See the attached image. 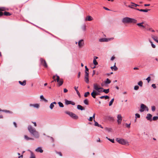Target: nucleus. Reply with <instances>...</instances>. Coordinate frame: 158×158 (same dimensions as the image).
I'll list each match as a JSON object with an SVG mask.
<instances>
[{"instance_id":"57","label":"nucleus","mask_w":158,"mask_h":158,"mask_svg":"<svg viewBox=\"0 0 158 158\" xmlns=\"http://www.w3.org/2000/svg\"><path fill=\"white\" fill-rule=\"evenodd\" d=\"M56 153L59 154L60 156H62V155L61 153L60 152H56Z\"/></svg>"},{"instance_id":"6","label":"nucleus","mask_w":158,"mask_h":158,"mask_svg":"<svg viewBox=\"0 0 158 158\" xmlns=\"http://www.w3.org/2000/svg\"><path fill=\"white\" fill-rule=\"evenodd\" d=\"M114 39L113 37L111 38H103L101 39H100L99 41L100 42H108L111 40H112Z\"/></svg>"},{"instance_id":"52","label":"nucleus","mask_w":158,"mask_h":158,"mask_svg":"<svg viewBox=\"0 0 158 158\" xmlns=\"http://www.w3.org/2000/svg\"><path fill=\"white\" fill-rule=\"evenodd\" d=\"M94 125L96 126H98L99 124L94 119Z\"/></svg>"},{"instance_id":"39","label":"nucleus","mask_w":158,"mask_h":158,"mask_svg":"<svg viewBox=\"0 0 158 158\" xmlns=\"http://www.w3.org/2000/svg\"><path fill=\"white\" fill-rule=\"evenodd\" d=\"M84 103H85V105H88L89 104V103H88V100L87 99H85L84 101Z\"/></svg>"},{"instance_id":"34","label":"nucleus","mask_w":158,"mask_h":158,"mask_svg":"<svg viewBox=\"0 0 158 158\" xmlns=\"http://www.w3.org/2000/svg\"><path fill=\"white\" fill-rule=\"evenodd\" d=\"M109 97L108 96H103L100 97V98L101 99H103L105 98L106 99L109 98Z\"/></svg>"},{"instance_id":"12","label":"nucleus","mask_w":158,"mask_h":158,"mask_svg":"<svg viewBox=\"0 0 158 158\" xmlns=\"http://www.w3.org/2000/svg\"><path fill=\"white\" fill-rule=\"evenodd\" d=\"M65 104L67 105L69 104H71L73 105H75V103L71 101H69L67 99L65 100Z\"/></svg>"},{"instance_id":"60","label":"nucleus","mask_w":158,"mask_h":158,"mask_svg":"<svg viewBox=\"0 0 158 158\" xmlns=\"http://www.w3.org/2000/svg\"><path fill=\"white\" fill-rule=\"evenodd\" d=\"M68 90L66 89H64V93H67L68 92Z\"/></svg>"},{"instance_id":"62","label":"nucleus","mask_w":158,"mask_h":158,"mask_svg":"<svg viewBox=\"0 0 158 158\" xmlns=\"http://www.w3.org/2000/svg\"><path fill=\"white\" fill-rule=\"evenodd\" d=\"M13 124L14 125V126L15 127H17V125L16 123L15 122H13Z\"/></svg>"},{"instance_id":"30","label":"nucleus","mask_w":158,"mask_h":158,"mask_svg":"<svg viewBox=\"0 0 158 158\" xmlns=\"http://www.w3.org/2000/svg\"><path fill=\"white\" fill-rule=\"evenodd\" d=\"M74 88L75 91H76L77 94L78 96L80 97V93L77 90L78 87H76V86H75L74 87Z\"/></svg>"},{"instance_id":"13","label":"nucleus","mask_w":158,"mask_h":158,"mask_svg":"<svg viewBox=\"0 0 158 158\" xmlns=\"http://www.w3.org/2000/svg\"><path fill=\"white\" fill-rule=\"evenodd\" d=\"M35 138H38L39 137V135L38 132L35 131L31 134Z\"/></svg>"},{"instance_id":"37","label":"nucleus","mask_w":158,"mask_h":158,"mask_svg":"<svg viewBox=\"0 0 158 158\" xmlns=\"http://www.w3.org/2000/svg\"><path fill=\"white\" fill-rule=\"evenodd\" d=\"M2 112H4L6 113H9L10 114L13 113V112L12 111L7 110H2Z\"/></svg>"},{"instance_id":"59","label":"nucleus","mask_w":158,"mask_h":158,"mask_svg":"<svg viewBox=\"0 0 158 158\" xmlns=\"http://www.w3.org/2000/svg\"><path fill=\"white\" fill-rule=\"evenodd\" d=\"M49 138H50L52 142H54V139L52 137H49Z\"/></svg>"},{"instance_id":"40","label":"nucleus","mask_w":158,"mask_h":158,"mask_svg":"<svg viewBox=\"0 0 158 158\" xmlns=\"http://www.w3.org/2000/svg\"><path fill=\"white\" fill-rule=\"evenodd\" d=\"M81 29L83 31H85L86 30V26L85 25H82L81 27Z\"/></svg>"},{"instance_id":"19","label":"nucleus","mask_w":158,"mask_h":158,"mask_svg":"<svg viewBox=\"0 0 158 158\" xmlns=\"http://www.w3.org/2000/svg\"><path fill=\"white\" fill-rule=\"evenodd\" d=\"M152 116V115L151 114H147V116L146 117V118L147 120H150V121H151L152 120V119L151 118Z\"/></svg>"},{"instance_id":"64","label":"nucleus","mask_w":158,"mask_h":158,"mask_svg":"<svg viewBox=\"0 0 158 158\" xmlns=\"http://www.w3.org/2000/svg\"><path fill=\"white\" fill-rule=\"evenodd\" d=\"M114 59H115V57H114V56H113L111 58L110 60H113Z\"/></svg>"},{"instance_id":"31","label":"nucleus","mask_w":158,"mask_h":158,"mask_svg":"<svg viewBox=\"0 0 158 158\" xmlns=\"http://www.w3.org/2000/svg\"><path fill=\"white\" fill-rule=\"evenodd\" d=\"M91 95L94 98H95L96 95L95 90L93 91V92L91 94Z\"/></svg>"},{"instance_id":"47","label":"nucleus","mask_w":158,"mask_h":158,"mask_svg":"<svg viewBox=\"0 0 158 158\" xmlns=\"http://www.w3.org/2000/svg\"><path fill=\"white\" fill-rule=\"evenodd\" d=\"M89 94V92H86L84 94V97H86L88 96Z\"/></svg>"},{"instance_id":"23","label":"nucleus","mask_w":158,"mask_h":158,"mask_svg":"<svg viewBox=\"0 0 158 158\" xmlns=\"http://www.w3.org/2000/svg\"><path fill=\"white\" fill-rule=\"evenodd\" d=\"M26 80H24L23 82H22L21 81H19V82L21 85L23 86H24L26 85Z\"/></svg>"},{"instance_id":"33","label":"nucleus","mask_w":158,"mask_h":158,"mask_svg":"<svg viewBox=\"0 0 158 158\" xmlns=\"http://www.w3.org/2000/svg\"><path fill=\"white\" fill-rule=\"evenodd\" d=\"M40 98L42 100H44V102H48V100H47V99H45L43 95H41L40 96Z\"/></svg>"},{"instance_id":"11","label":"nucleus","mask_w":158,"mask_h":158,"mask_svg":"<svg viewBox=\"0 0 158 158\" xmlns=\"http://www.w3.org/2000/svg\"><path fill=\"white\" fill-rule=\"evenodd\" d=\"M89 73H86V74H85V76L84 77L85 81V82L87 84H88L89 83Z\"/></svg>"},{"instance_id":"10","label":"nucleus","mask_w":158,"mask_h":158,"mask_svg":"<svg viewBox=\"0 0 158 158\" xmlns=\"http://www.w3.org/2000/svg\"><path fill=\"white\" fill-rule=\"evenodd\" d=\"M28 129L31 134L33 132L36 131L35 128L29 125L28 127Z\"/></svg>"},{"instance_id":"50","label":"nucleus","mask_w":158,"mask_h":158,"mask_svg":"<svg viewBox=\"0 0 158 158\" xmlns=\"http://www.w3.org/2000/svg\"><path fill=\"white\" fill-rule=\"evenodd\" d=\"M54 107V105L53 103H51L50 106V108L51 109H52Z\"/></svg>"},{"instance_id":"48","label":"nucleus","mask_w":158,"mask_h":158,"mask_svg":"<svg viewBox=\"0 0 158 158\" xmlns=\"http://www.w3.org/2000/svg\"><path fill=\"white\" fill-rule=\"evenodd\" d=\"M85 73L86 74V73H89V69L88 68H87L86 66H85Z\"/></svg>"},{"instance_id":"38","label":"nucleus","mask_w":158,"mask_h":158,"mask_svg":"<svg viewBox=\"0 0 158 158\" xmlns=\"http://www.w3.org/2000/svg\"><path fill=\"white\" fill-rule=\"evenodd\" d=\"M109 92V89H104L103 90V92H104L106 94L108 93Z\"/></svg>"},{"instance_id":"51","label":"nucleus","mask_w":158,"mask_h":158,"mask_svg":"<svg viewBox=\"0 0 158 158\" xmlns=\"http://www.w3.org/2000/svg\"><path fill=\"white\" fill-rule=\"evenodd\" d=\"M148 82L149 83L151 80V77H148L146 79Z\"/></svg>"},{"instance_id":"45","label":"nucleus","mask_w":158,"mask_h":158,"mask_svg":"<svg viewBox=\"0 0 158 158\" xmlns=\"http://www.w3.org/2000/svg\"><path fill=\"white\" fill-rule=\"evenodd\" d=\"M94 64L95 65H96L98 64V63L97 61V60H96L95 59H94L93 61Z\"/></svg>"},{"instance_id":"58","label":"nucleus","mask_w":158,"mask_h":158,"mask_svg":"<svg viewBox=\"0 0 158 158\" xmlns=\"http://www.w3.org/2000/svg\"><path fill=\"white\" fill-rule=\"evenodd\" d=\"M152 86L154 89H155L156 88V86L155 84H152Z\"/></svg>"},{"instance_id":"61","label":"nucleus","mask_w":158,"mask_h":158,"mask_svg":"<svg viewBox=\"0 0 158 158\" xmlns=\"http://www.w3.org/2000/svg\"><path fill=\"white\" fill-rule=\"evenodd\" d=\"M93 118L92 117H91L89 118V120L90 121H92L93 120Z\"/></svg>"},{"instance_id":"32","label":"nucleus","mask_w":158,"mask_h":158,"mask_svg":"<svg viewBox=\"0 0 158 158\" xmlns=\"http://www.w3.org/2000/svg\"><path fill=\"white\" fill-rule=\"evenodd\" d=\"M148 40L150 43L151 44L152 47L153 48H156V46L153 44V43L152 42L150 39H149Z\"/></svg>"},{"instance_id":"27","label":"nucleus","mask_w":158,"mask_h":158,"mask_svg":"<svg viewBox=\"0 0 158 158\" xmlns=\"http://www.w3.org/2000/svg\"><path fill=\"white\" fill-rule=\"evenodd\" d=\"M77 109L81 110H85V108L80 105H78L77 106Z\"/></svg>"},{"instance_id":"35","label":"nucleus","mask_w":158,"mask_h":158,"mask_svg":"<svg viewBox=\"0 0 158 158\" xmlns=\"http://www.w3.org/2000/svg\"><path fill=\"white\" fill-rule=\"evenodd\" d=\"M4 15L5 16H10L11 15V14L7 12H5L4 13Z\"/></svg>"},{"instance_id":"18","label":"nucleus","mask_w":158,"mask_h":158,"mask_svg":"<svg viewBox=\"0 0 158 158\" xmlns=\"http://www.w3.org/2000/svg\"><path fill=\"white\" fill-rule=\"evenodd\" d=\"M93 19V18L90 16H87L85 18V21H91Z\"/></svg>"},{"instance_id":"53","label":"nucleus","mask_w":158,"mask_h":158,"mask_svg":"<svg viewBox=\"0 0 158 158\" xmlns=\"http://www.w3.org/2000/svg\"><path fill=\"white\" fill-rule=\"evenodd\" d=\"M139 89V86L138 85L135 86L134 87V89L135 90H137Z\"/></svg>"},{"instance_id":"2","label":"nucleus","mask_w":158,"mask_h":158,"mask_svg":"<svg viewBox=\"0 0 158 158\" xmlns=\"http://www.w3.org/2000/svg\"><path fill=\"white\" fill-rule=\"evenodd\" d=\"M65 113L74 119H77L78 118V117L77 115L72 112L65 111Z\"/></svg>"},{"instance_id":"46","label":"nucleus","mask_w":158,"mask_h":158,"mask_svg":"<svg viewBox=\"0 0 158 158\" xmlns=\"http://www.w3.org/2000/svg\"><path fill=\"white\" fill-rule=\"evenodd\" d=\"M106 138L107 139L109 140L111 142H112V143H114V139H110L109 138H108L107 137H106Z\"/></svg>"},{"instance_id":"9","label":"nucleus","mask_w":158,"mask_h":158,"mask_svg":"<svg viewBox=\"0 0 158 158\" xmlns=\"http://www.w3.org/2000/svg\"><path fill=\"white\" fill-rule=\"evenodd\" d=\"M41 64L45 68H47L48 65L46 61L42 58L40 59Z\"/></svg>"},{"instance_id":"54","label":"nucleus","mask_w":158,"mask_h":158,"mask_svg":"<svg viewBox=\"0 0 158 158\" xmlns=\"http://www.w3.org/2000/svg\"><path fill=\"white\" fill-rule=\"evenodd\" d=\"M156 108L154 106H152V111H154L155 110Z\"/></svg>"},{"instance_id":"7","label":"nucleus","mask_w":158,"mask_h":158,"mask_svg":"<svg viewBox=\"0 0 158 158\" xmlns=\"http://www.w3.org/2000/svg\"><path fill=\"white\" fill-rule=\"evenodd\" d=\"M137 25L140 27H142L143 28H145L146 27L147 24L144 23V22H143L141 23H138Z\"/></svg>"},{"instance_id":"55","label":"nucleus","mask_w":158,"mask_h":158,"mask_svg":"<svg viewBox=\"0 0 158 158\" xmlns=\"http://www.w3.org/2000/svg\"><path fill=\"white\" fill-rule=\"evenodd\" d=\"M135 115L136 116V117H135L136 118L137 117L138 118H139L140 117V115L138 114H137V113L136 114H135Z\"/></svg>"},{"instance_id":"29","label":"nucleus","mask_w":158,"mask_h":158,"mask_svg":"<svg viewBox=\"0 0 158 158\" xmlns=\"http://www.w3.org/2000/svg\"><path fill=\"white\" fill-rule=\"evenodd\" d=\"M111 81L108 78H107L106 80L104 81V83L106 85L108 84Z\"/></svg>"},{"instance_id":"21","label":"nucleus","mask_w":158,"mask_h":158,"mask_svg":"<svg viewBox=\"0 0 158 158\" xmlns=\"http://www.w3.org/2000/svg\"><path fill=\"white\" fill-rule=\"evenodd\" d=\"M35 151L37 152H40V153H42L43 152V150L42 149L41 147H38L35 150Z\"/></svg>"},{"instance_id":"28","label":"nucleus","mask_w":158,"mask_h":158,"mask_svg":"<svg viewBox=\"0 0 158 158\" xmlns=\"http://www.w3.org/2000/svg\"><path fill=\"white\" fill-rule=\"evenodd\" d=\"M24 139L27 140H33V139L28 137L26 135L24 136Z\"/></svg>"},{"instance_id":"5","label":"nucleus","mask_w":158,"mask_h":158,"mask_svg":"<svg viewBox=\"0 0 158 158\" xmlns=\"http://www.w3.org/2000/svg\"><path fill=\"white\" fill-rule=\"evenodd\" d=\"M117 122L118 124H120L121 123L123 117L121 114H118L117 116Z\"/></svg>"},{"instance_id":"26","label":"nucleus","mask_w":158,"mask_h":158,"mask_svg":"<svg viewBox=\"0 0 158 158\" xmlns=\"http://www.w3.org/2000/svg\"><path fill=\"white\" fill-rule=\"evenodd\" d=\"M115 64H116V63H115L114 66H111L110 67V68L112 70L114 69L115 71H117L118 69L117 67L116 66Z\"/></svg>"},{"instance_id":"25","label":"nucleus","mask_w":158,"mask_h":158,"mask_svg":"<svg viewBox=\"0 0 158 158\" xmlns=\"http://www.w3.org/2000/svg\"><path fill=\"white\" fill-rule=\"evenodd\" d=\"M107 119L108 120L110 121H114V118L111 116H108L107 117Z\"/></svg>"},{"instance_id":"24","label":"nucleus","mask_w":158,"mask_h":158,"mask_svg":"<svg viewBox=\"0 0 158 158\" xmlns=\"http://www.w3.org/2000/svg\"><path fill=\"white\" fill-rule=\"evenodd\" d=\"M59 86L61 85L63 83V81L62 79H60V80L57 82Z\"/></svg>"},{"instance_id":"15","label":"nucleus","mask_w":158,"mask_h":158,"mask_svg":"<svg viewBox=\"0 0 158 158\" xmlns=\"http://www.w3.org/2000/svg\"><path fill=\"white\" fill-rule=\"evenodd\" d=\"M84 44V40L82 39L80 40L78 42V45L80 48L82 47Z\"/></svg>"},{"instance_id":"20","label":"nucleus","mask_w":158,"mask_h":158,"mask_svg":"<svg viewBox=\"0 0 158 158\" xmlns=\"http://www.w3.org/2000/svg\"><path fill=\"white\" fill-rule=\"evenodd\" d=\"M152 38L156 42L158 43V40H157L158 37L157 36H155L153 35H151Z\"/></svg>"},{"instance_id":"42","label":"nucleus","mask_w":158,"mask_h":158,"mask_svg":"<svg viewBox=\"0 0 158 158\" xmlns=\"http://www.w3.org/2000/svg\"><path fill=\"white\" fill-rule=\"evenodd\" d=\"M138 84L139 86L142 87L143 86V83L142 81H140L138 82Z\"/></svg>"},{"instance_id":"1","label":"nucleus","mask_w":158,"mask_h":158,"mask_svg":"<svg viewBox=\"0 0 158 158\" xmlns=\"http://www.w3.org/2000/svg\"><path fill=\"white\" fill-rule=\"evenodd\" d=\"M122 22L124 23H136L137 22V20L133 18H130L129 17H125L122 19Z\"/></svg>"},{"instance_id":"17","label":"nucleus","mask_w":158,"mask_h":158,"mask_svg":"<svg viewBox=\"0 0 158 158\" xmlns=\"http://www.w3.org/2000/svg\"><path fill=\"white\" fill-rule=\"evenodd\" d=\"M52 78L54 81H56V80L57 82H58L60 79V77L57 75L55 76H54Z\"/></svg>"},{"instance_id":"16","label":"nucleus","mask_w":158,"mask_h":158,"mask_svg":"<svg viewBox=\"0 0 158 158\" xmlns=\"http://www.w3.org/2000/svg\"><path fill=\"white\" fill-rule=\"evenodd\" d=\"M139 6V5H138L134 3L133 2H131V4L128 7L131 8H133L135 9V8L132 7L133 6L136 7L137 6Z\"/></svg>"},{"instance_id":"49","label":"nucleus","mask_w":158,"mask_h":158,"mask_svg":"<svg viewBox=\"0 0 158 158\" xmlns=\"http://www.w3.org/2000/svg\"><path fill=\"white\" fill-rule=\"evenodd\" d=\"M158 119V116H154L153 117L152 120L153 121H156Z\"/></svg>"},{"instance_id":"41","label":"nucleus","mask_w":158,"mask_h":158,"mask_svg":"<svg viewBox=\"0 0 158 158\" xmlns=\"http://www.w3.org/2000/svg\"><path fill=\"white\" fill-rule=\"evenodd\" d=\"M114 101V98H113L111 99V100L110 101L109 103V106H111L112 105V103Z\"/></svg>"},{"instance_id":"36","label":"nucleus","mask_w":158,"mask_h":158,"mask_svg":"<svg viewBox=\"0 0 158 158\" xmlns=\"http://www.w3.org/2000/svg\"><path fill=\"white\" fill-rule=\"evenodd\" d=\"M30 106H34V107H36L37 108H38L39 107V105L37 104H35L34 105L30 104Z\"/></svg>"},{"instance_id":"63","label":"nucleus","mask_w":158,"mask_h":158,"mask_svg":"<svg viewBox=\"0 0 158 158\" xmlns=\"http://www.w3.org/2000/svg\"><path fill=\"white\" fill-rule=\"evenodd\" d=\"M80 74H81L80 72H78V76H77L78 78H79L80 77Z\"/></svg>"},{"instance_id":"8","label":"nucleus","mask_w":158,"mask_h":158,"mask_svg":"<svg viewBox=\"0 0 158 158\" xmlns=\"http://www.w3.org/2000/svg\"><path fill=\"white\" fill-rule=\"evenodd\" d=\"M140 107L141 109L140 110V111L141 112L143 111L145 109L147 111L148 110V107L143 104H142L141 105Z\"/></svg>"},{"instance_id":"44","label":"nucleus","mask_w":158,"mask_h":158,"mask_svg":"<svg viewBox=\"0 0 158 158\" xmlns=\"http://www.w3.org/2000/svg\"><path fill=\"white\" fill-rule=\"evenodd\" d=\"M58 104L59 105V106L60 107H64V105H63V104L62 103H61V102H58Z\"/></svg>"},{"instance_id":"22","label":"nucleus","mask_w":158,"mask_h":158,"mask_svg":"<svg viewBox=\"0 0 158 158\" xmlns=\"http://www.w3.org/2000/svg\"><path fill=\"white\" fill-rule=\"evenodd\" d=\"M135 10H138V11H141V12H148V11L150 10L148 9H135Z\"/></svg>"},{"instance_id":"14","label":"nucleus","mask_w":158,"mask_h":158,"mask_svg":"<svg viewBox=\"0 0 158 158\" xmlns=\"http://www.w3.org/2000/svg\"><path fill=\"white\" fill-rule=\"evenodd\" d=\"M7 10V9L4 7H0V16H2L4 15V13L2 11H5Z\"/></svg>"},{"instance_id":"43","label":"nucleus","mask_w":158,"mask_h":158,"mask_svg":"<svg viewBox=\"0 0 158 158\" xmlns=\"http://www.w3.org/2000/svg\"><path fill=\"white\" fill-rule=\"evenodd\" d=\"M31 156L30 158H35V156L34 154L32 152H31Z\"/></svg>"},{"instance_id":"56","label":"nucleus","mask_w":158,"mask_h":158,"mask_svg":"<svg viewBox=\"0 0 158 158\" xmlns=\"http://www.w3.org/2000/svg\"><path fill=\"white\" fill-rule=\"evenodd\" d=\"M130 125L131 123L129 124H128L127 123L126 124V126L127 127V128H130Z\"/></svg>"},{"instance_id":"4","label":"nucleus","mask_w":158,"mask_h":158,"mask_svg":"<svg viewBox=\"0 0 158 158\" xmlns=\"http://www.w3.org/2000/svg\"><path fill=\"white\" fill-rule=\"evenodd\" d=\"M93 87L94 89L97 90L98 93H101L102 91L101 90H100V89H103V88L100 87L99 85L97 83L94 84Z\"/></svg>"},{"instance_id":"3","label":"nucleus","mask_w":158,"mask_h":158,"mask_svg":"<svg viewBox=\"0 0 158 158\" xmlns=\"http://www.w3.org/2000/svg\"><path fill=\"white\" fill-rule=\"evenodd\" d=\"M116 140L119 143L122 145H125L128 143V142L127 141L123 139L117 138Z\"/></svg>"}]
</instances>
